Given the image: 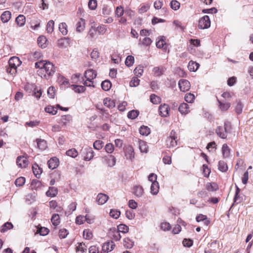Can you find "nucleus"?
I'll return each instance as SVG.
<instances>
[{"label": "nucleus", "instance_id": "1", "mask_svg": "<svg viewBox=\"0 0 253 253\" xmlns=\"http://www.w3.org/2000/svg\"><path fill=\"white\" fill-rule=\"evenodd\" d=\"M21 63L18 57L16 56L11 57L8 61L9 67L7 68V72L11 75L15 74L17 72V67L19 66Z\"/></svg>", "mask_w": 253, "mask_h": 253}, {"label": "nucleus", "instance_id": "2", "mask_svg": "<svg viewBox=\"0 0 253 253\" xmlns=\"http://www.w3.org/2000/svg\"><path fill=\"white\" fill-rule=\"evenodd\" d=\"M45 64H46V66L41 75V77L47 79V77L51 76L54 74L56 69L51 62L49 61L48 63H45Z\"/></svg>", "mask_w": 253, "mask_h": 253}, {"label": "nucleus", "instance_id": "3", "mask_svg": "<svg viewBox=\"0 0 253 253\" xmlns=\"http://www.w3.org/2000/svg\"><path fill=\"white\" fill-rule=\"evenodd\" d=\"M166 145L169 148L173 147L177 145L176 133L174 130L170 131L169 136L166 140Z\"/></svg>", "mask_w": 253, "mask_h": 253}, {"label": "nucleus", "instance_id": "4", "mask_svg": "<svg viewBox=\"0 0 253 253\" xmlns=\"http://www.w3.org/2000/svg\"><path fill=\"white\" fill-rule=\"evenodd\" d=\"M211 26V21L208 16L205 15L199 21L198 27L201 29H208Z\"/></svg>", "mask_w": 253, "mask_h": 253}, {"label": "nucleus", "instance_id": "5", "mask_svg": "<svg viewBox=\"0 0 253 253\" xmlns=\"http://www.w3.org/2000/svg\"><path fill=\"white\" fill-rule=\"evenodd\" d=\"M178 85L180 90L183 92L187 91L190 88V83L187 80H180L178 82Z\"/></svg>", "mask_w": 253, "mask_h": 253}, {"label": "nucleus", "instance_id": "6", "mask_svg": "<svg viewBox=\"0 0 253 253\" xmlns=\"http://www.w3.org/2000/svg\"><path fill=\"white\" fill-rule=\"evenodd\" d=\"M159 114L163 117H167L169 115V107L166 104H162L159 108Z\"/></svg>", "mask_w": 253, "mask_h": 253}, {"label": "nucleus", "instance_id": "7", "mask_svg": "<svg viewBox=\"0 0 253 253\" xmlns=\"http://www.w3.org/2000/svg\"><path fill=\"white\" fill-rule=\"evenodd\" d=\"M115 246V243L111 241L104 243L102 245V251L105 253L111 252Z\"/></svg>", "mask_w": 253, "mask_h": 253}, {"label": "nucleus", "instance_id": "8", "mask_svg": "<svg viewBox=\"0 0 253 253\" xmlns=\"http://www.w3.org/2000/svg\"><path fill=\"white\" fill-rule=\"evenodd\" d=\"M16 164L17 166L21 168H24L28 164V161L24 156H19L16 159Z\"/></svg>", "mask_w": 253, "mask_h": 253}, {"label": "nucleus", "instance_id": "9", "mask_svg": "<svg viewBox=\"0 0 253 253\" xmlns=\"http://www.w3.org/2000/svg\"><path fill=\"white\" fill-rule=\"evenodd\" d=\"M83 153L85 154L84 157L85 161H89L94 157V152L91 147H86L83 150Z\"/></svg>", "mask_w": 253, "mask_h": 253}, {"label": "nucleus", "instance_id": "10", "mask_svg": "<svg viewBox=\"0 0 253 253\" xmlns=\"http://www.w3.org/2000/svg\"><path fill=\"white\" fill-rule=\"evenodd\" d=\"M97 76V72L93 69H89L86 70L84 73V77L87 81H91L94 79Z\"/></svg>", "mask_w": 253, "mask_h": 253}, {"label": "nucleus", "instance_id": "11", "mask_svg": "<svg viewBox=\"0 0 253 253\" xmlns=\"http://www.w3.org/2000/svg\"><path fill=\"white\" fill-rule=\"evenodd\" d=\"M85 20L83 18H80L77 22L76 25V31L78 33H81L83 32L85 29Z\"/></svg>", "mask_w": 253, "mask_h": 253}, {"label": "nucleus", "instance_id": "12", "mask_svg": "<svg viewBox=\"0 0 253 253\" xmlns=\"http://www.w3.org/2000/svg\"><path fill=\"white\" fill-rule=\"evenodd\" d=\"M125 156L127 159L132 160L134 157V149L131 146H128L125 150Z\"/></svg>", "mask_w": 253, "mask_h": 253}, {"label": "nucleus", "instance_id": "13", "mask_svg": "<svg viewBox=\"0 0 253 253\" xmlns=\"http://www.w3.org/2000/svg\"><path fill=\"white\" fill-rule=\"evenodd\" d=\"M216 134L222 139H225L227 136V132L222 126H217L215 129Z\"/></svg>", "mask_w": 253, "mask_h": 253}, {"label": "nucleus", "instance_id": "14", "mask_svg": "<svg viewBox=\"0 0 253 253\" xmlns=\"http://www.w3.org/2000/svg\"><path fill=\"white\" fill-rule=\"evenodd\" d=\"M48 61L46 60H41L39 62L35 63V67L36 68H39L38 72L39 74H42L44 71L45 67L46 66L45 63H48Z\"/></svg>", "mask_w": 253, "mask_h": 253}, {"label": "nucleus", "instance_id": "15", "mask_svg": "<svg viewBox=\"0 0 253 253\" xmlns=\"http://www.w3.org/2000/svg\"><path fill=\"white\" fill-rule=\"evenodd\" d=\"M108 196L104 194L99 193L96 197V202L98 205H103L108 200Z\"/></svg>", "mask_w": 253, "mask_h": 253}, {"label": "nucleus", "instance_id": "16", "mask_svg": "<svg viewBox=\"0 0 253 253\" xmlns=\"http://www.w3.org/2000/svg\"><path fill=\"white\" fill-rule=\"evenodd\" d=\"M133 194L137 197H141L144 193L143 187L140 185L135 186L133 188Z\"/></svg>", "mask_w": 253, "mask_h": 253}, {"label": "nucleus", "instance_id": "17", "mask_svg": "<svg viewBox=\"0 0 253 253\" xmlns=\"http://www.w3.org/2000/svg\"><path fill=\"white\" fill-rule=\"evenodd\" d=\"M58 160L57 158L54 157L51 158L48 161V168L50 169H53L57 167L58 166Z\"/></svg>", "mask_w": 253, "mask_h": 253}, {"label": "nucleus", "instance_id": "18", "mask_svg": "<svg viewBox=\"0 0 253 253\" xmlns=\"http://www.w3.org/2000/svg\"><path fill=\"white\" fill-rule=\"evenodd\" d=\"M178 109L182 114H187L190 112L189 106L185 103L181 104Z\"/></svg>", "mask_w": 253, "mask_h": 253}, {"label": "nucleus", "instance_id": "19", "mask_svg": "<svg viewBox=\"0 0 253 253\" xmlns=\"http://www.w3.org/2000/svg\"><path fill=\"white\" fill-rule=\"evenodd\" d=\"M243 104L241 100H237L235 106V111L237 115H240L242 113L243 108Z\"/></svg>", "mask_w": 253, "mask_h": 253}, {"label": "nucleus", "instance_id": "20", "mask_svg": "<svg viewBox=\"0 0 253 253\" xmlns=\"http://www.w3.org/2000/svg\"><path fill=\"white\" fill-rule=\"evenodd\" d=\"M38 148L41 150H44L47 147L46 141L44 139H37L36 140Z\"/></svg>", "mask_w": 253, "mask_h": 253}, {"label": "nucleus", "instance_id": "21", "mask_svg": "<svg viewBox=\"0 0 253 253\" xmlns=\"http://www.w3.org/2000/svg\"><path fill=\"white\" fill-rule=\"evenodd\" d=\"M33 171L35 175L37 178H40L41 173H42V169L39 167L37 164H34L32 167Z\"/></svg>", "mask_w": 253, "mask_h": 253}, {"label": "nucleus", "instance_id": "22", "mask_svg": "<svg viewBox=\"0 0 253 253\" xmlns=\"http://www.w3.org/2000/svg\"><path fill=\"white\" fill-rule=\"evenodd\" d=\"M42 182L38 180H33L31 182V189L32 190H38L42 188Z\"/></svg>", "mask_w": 253, "mask_h": 253}, {"label": "nucleus", "instance_id": "23", "mask_svg": "<svg viewBox=\"0 0 253 253\" xmlns=\"http://www.w3.org/2000/svg\"><path fill=\"white\" fill-rule=\"evenodd\" d=\"M151 193L153 195H157L159 191V184L158 182L152 183L150 188Z\"/></svg>", "mask_w": 253, "mask_h": 253}, {"label": "nucleus", "instance_id": "24", "mask_svg": "<svg viewBox=\"0 0 253 253\" xmlns=\"http://www.w3.org/2000/svg\"><path fill=\"white\" fill-rule=\"evenodd\" d=\"M222 153L223 158L229 157L230 153V149L226 144H224L222 147Z\"/></svg>", "mask_w": 253, "mask_h": 253}, {"label": "nucleus", "instance_id": "25", "mask_svg": "<svg viewBox=\"0 0 253 253\" xmlns=\"http://www.w3.org/2000/svg\"><path fill=\"white\" fill-rule=\"evenodd\" d=\"M196 221L198 222L200 221H203L204 224L206 225H208L210 223V221L208 219L207 216L202 214L198 215L196 216Z\"/></svg>", "mask_w": 253, "mask_h": 253}, {"label": "nucleus", "instance_id": "26", "mask_svg": "<svg viewBox=\"0 0 253 253\" xmlns=\"http://www.w3.org/2000/svg\"><path fill=\"white\" fill-rule=\"evenodd\" d=\"M199 67V64L193 61H190L189 62L188 68L190 71L195 72Z\"/></svg>", "mask_w": 253, "mask_h": 253}, {"label": "nucleus", "instance_id": "27", "mask_svg": "<svg viewBox=\"0 0 253 253\" xmlns=\"http://www.w3.org/2000/svg\"><path fill=\"white\" fill-rule=\"evenodd\" d=\"M104 105L109 108H112L115 106V103L114 100L109 98H106L103 100Z\"/></svg>", "mask_w": 253, "mask_h": 253}, {"label": "nucleus", "instance_id": "28", "mask_svg": "<svg viewBox=\"0 0 253 253\" xmlns=\"http://www.w3.org/2000/svg\"><path fill=\"white\" fill-rule=\"evenodd\" d=\"M15 21L19 26L22 27L25 24L26 18L23 15H19L16 17Z\"/></svg>", "mask_w": 253, "mask_h": 253}, {"label": "nucleus", "instance_id": "29", "mask_svg": "<svg viewBox=\"0 0 253 253\" xmlns=\"http://www.w3.org/2000/svg\"><path fill=\"white\" fill-rule=\"evenodd\" d=\"M0 18L3 23H6L11 18V13L8 11H5L2 13Z\"/></svg>", "mask_w": 253, "mask_h": 253}, {"label": "nucleus", "instance_id": "30", "mask_svg": "<svg viewBox=\"0 0 253 253\" xmlns=\"http://www.w3.org/2000/svg\"><path fill=\"white\" fill-rule=\"evenodd\" d=\"M219 107L222 111H227L230 107L231 104L229 102H223V101L218 100Z\"/></svg>", "mask_w": 253, "mask_h": 253}, {"label": "nucleus", "instance_id": "31", "mask_svg": "<svg viewBox=\"0 0 253 253\" xmlns=\"http://www.w3.org/2000/svg\"><path fill=\"white\" fill-rule=\"evenodd\" d=\"M57 193V188L54 187H51L49 188V190L46 192V194L47 196L53 197L56 196Z\"/></svg>", "mask_w": 253, "mask_h": 253}, {"label": "nucleus", "instance_id": "32", "mask_svg": "<svg viewBox=\"0 0 253 253\" xmlns=\"http://www.w3.org/2000/svg\"><path fill=\"white\" fill-rule=\"evenodd\" d=\"M46 41L47 40L46 38L42 36H40L37 40L38 45L42 48H45L46 47Z\"/></svg>", "mask_w": 253, "mask_h": 253}, {"label": "nucleus", "instance_id": "33", "mask_svg": "<svg viewBox=\"0 0 253 253\" xmlns=\"http://www.w3.org/2000/svg\"><path fill=\"white\" fill-rule=\"evenodd\" d=\"M59 30L63 35H66L68 33L67 25L66 23L65 22H62L59 24Z\"/></svg>", "mask_w": 253, "mask_h": 253}, {"label": "nucleus", "instance_id": "34", "mask_svg": "<svg viewBox=\"0 0 253 253\" xmlns=\"http://www.w3.org/2000/svg\"><path fill=\"white\" fill-rule=\"evenodd\" d=\"M206 189L209 191H215L218 188L215 183H208L206 185Z\"/></svg>", "mask_w": 253, "mask_h": 253}, {"label": "nucleus", "instance_id": "35", "mask_svg": "<svg viewBox=\"0 0 253 253\" xmlns=\"http://www.w3.org/2000/svg\"><path fill=\"white\" fill-rule=\"evenodd\" d=\"M86 251V246L84 243H79L76 246V252L78 253H84Z\"/></svg>", "mask_w": 253, "mask_h": 253}, {"label": "nucleus", "instance_id": "36", "mask_svg": "<svg viewBox=\"0 0 253 253\" xmlns=\"http://www.w3.org/2000/svg\"><path fill=\"white\" fill-rule=\"evenodd\" d=\"M140 150L142 153H147L148 151V146L146 142L143 140L139 141Z\"/></svg>", "mask_w": 253, "mask_h": 253}, {"label": "nucleus", "instance_id": "37", "mask_svg": "<svg viewBox=\"0 0 253 253\" xmlns=\"http://www.w3.org/2000/svg\"><path fill=\"white\" fill-rule=\"evenodd\" d=\"M153 72L155 76H160L164 72V68L163 67H155L153 68Z\"/></svg>", "mask_w": 253, "mask_h": 253}, {"label": "nucleus", "instance_id": "38", "mask_svg": "<svg viewBox=\"0 0 253 253\" xmlns=\"http://www.w3.org/2000/svg\"><path fill=\"white\" fill-rule=\"evenodd\" d=\"M13 227L12 224L11 222H7L4 223L0 228V232L4 233L6 232L9 229H12Z\"/></svg>", "mask_w": 253, "mask_h": 253}, {"label": "nucleus", "instance_id": "39", "mask_svg": "<svg viewBox=\"0 0 253 253\" xmlns=\"http://www.w3.org/2000/svg\"><path fill=\"white\" fill-rule=\"evenodd\" d=\"M112 86L111 83L108 80L103 81L101 83L102 88L105 91L109 90Z\"/></svg>", "mask_w": 253, "mask_h": 253}, {"label": "nucleus", "instance_id": "40", "mask_svg": "<svg viewBox=\"0 0 253 253\" xmlns=\"http://www.w3.org/2000/svg\"><path fill=\"white\" fill-rule=\"evenodd\" d=\"M139 132L141 135H148L150 133V128L147 126H141L139 128Z\"/></svg>", "mask_w": 253, "mask_h": 253}, {"label": "nucleus", "instance_id": "41", "mask_svg": "<svg viewBox=\"0 0 253 253\" xmlns=\"http://www.w3.org/2000/svg\"><path fill=\"white\" fill-rule=\"evenodd\" d=\"M51 221L53 225L57 226L59 225L60 222V219L59 215L56 213L53 214L51 218Z\"/></svg>", "mask_w": 253, "mask_h": 253}, {"label": "nucleus", "instance_id": "42", "mask_svg": "<svg viewBox=\"0 0 253 253\" xmlns=\"http://www.w3.org/2000/svg\"><path fill=\"white\" fill-rule=\"evenodd\" d=\"M228 169L226 163L223 161H219L218 162V169L222 172H225Z\"/></svg>", "mask_w": 253, "mask_h": 253}, {"label": "nucleus", "instance_id": "43", "mask_svg": "<svg viewBox=\"0 0 253 253\" xmlns=\"http://www.w3.org/2000/svg\"><path fill=\"white\" fill-rule=\"evenodd\" d=\"M72 86L73 87V89L77 93H82L85 90V87L83 85L73 84Z\"/></svg>", "mask_w": 253, "mask_h": 253}, {"label": "nucleus", "instance_id": "44", "mask_svg": "<svg viewBox=\"0 0 253 253\" xmlns=\"http://www.w3.org/2000/svg\"><path fill=\"white\" fill-rule=\"evenodd\" d=\"M124 245L128 249H131L134 245L133 242L129 238H125L124 239Z\"/></svg>", "mask_w": 253, "mask_h": 253}, {"label": "nucleus", "instance_id": "45", "mask_svg": "<svg viewBox=\"0 0 253 253\" xmlns=\"http://www.w3.org/2000/svg\"><path fill=\"white\" fill-rule=\"evenodd\" d=\"M111 232L113 234L111 236L113 240L115 241H119L121 239V236L120 235V233L118 231L114 229L113 230H111Z\"/></svg>", "mask_w": 253, "mask_h": 253}, {"label": "nucleus", "instance_id": "46", "mask_svg": "<svg viewBox=\"0 0 253 253\" xmlns=\"http://www.w3.org/2000/svg\"><path fill=\"white\" fill-rule=\"evenodd\" d=\"M66 155L72 158H76L78 155V152L75 148H72L66 151Z\"/></svg>", "mask_w": 253, "mask_h": 253}, {"label": "nucleus", "instance_id": "47", "mask_svg": "<svg viewBox=\"0 0 253 253\" xmlns=\"http://www.w3.org/2000/svg\"><path fill=\"white\" fill-rule=\"evenodd\" d=\"M46 113L51 114L52 115H55L57 113V108L52 106H48L44 109Z\"/></svg>", "mask_w": 253, "mask_h": 253}, {"label": "nucleus", "instance_id": "48", "mask_svg": "<svg viewBox=\"0 0 253 253\" xmlns=\"http://www.w3.org/2000/svg\"><path fill=\"white\" fill-rule=\"evenodd\" d=\"M83 237L86 240H90L92 237V233L90 230L87 229L83 231Z\"/></svg>", "mask_w": 253, "mask_h": 253}, {"label": "nucleus", "instance_id": "49", "mask_svg": "<svg viewBox=\"0 0 253 253\" xmlns=\"http://www.w3.org/2000/svg\"><path fill=\"white\" fill-rule=\"evenodd\" d=\"M111 12V8L107 5H103L102 9V14L104 17H107L110 14Z\"/></svg>", "mask_w": 253, "mask_h": 253}, {"label": "nucleus", "instance_id": "50", "mask_svg": "<svg viewBox=\"0 0 253 253\" xmlns=\"http://www.w3.org/2000/svg\"><path fill=\"white\" fill-rule=\"evenodd\" d=\"M95 30L96 32L100 35H104L107 31V26L105 25H101L96 27Z\"/></svg>", "mask_w": 253, "mask_h": 253}, {"label": "nucleus", "instance_id": "51", "mask_svg": "<svg viewBox=\"0 0 253 253\" xmlns=\"http://www.w3.org/2000/svg\"><path fill=\"white\" fill-rule=\"evenodd\" d=\"M128 230L129 228L127 226L124 224H121L118 226V229L117 230L120 233H126L128 231Z\"/></svg>", "mask_w": 253, "mask_h": 253}, {"label": "nucleus", "instance_id": "52", "mask_svg": "<svg viewBox=\"0 0 253 253\" xmlns=\"http://www.w3.org/2000/svg\"><path fill=\"white\" fill-rule=\"evenodd\" d=\"M54 22L51 20L49 21L46 25V30L47 33H52L54 31Z\"/></svg>", "mask_w": 253, "mask_h": 253}, {"label": "nucleus", "instance_id": "53", "mask_svg": "<svg viewBox=\"0 0 253 253\" xmlns=\"http://www.w3.org/2000/svg\"><path fill=\"white\" fill-rule=\"evenodd\" d=\"M139 113V112L137 110H131L128 112L127 114V117L130 119H134L138 116Z\"/></svg>", "mask_w": 253, "mask_h": 253}, {"label": "nucleus", "instance_id": "54", "mask_svg": "<svg viewBox=\"0 0 253 253\" xmlns=\"http://www.w3.org/2000/svg\"><path fill=\"white\" fill-rule=\"evenodd\" d=\"M184 99L187 102L191 103L195 99V95L191 93H187L185 96Z\"/></svg>", "mask_w": 253, "mask_h": 253}, {"label": "nucleus", "instance_id": "55", "mask_svg": "<svg viewBox=\"0 0 253 253\" xmlns=\"http://www.w3.org/2000/svg\"><path fill=\"white\" fill-rule=\"evenodd\" d=\"M134 60V57L132 56L128 55L126 58L125 64L127 67H130L133 64Z\"/></svg>", "mask_w": 253, "mask_h": 253}, {"label": "nucleus", "instance_id": "56", "mask_svg": "<svg viewBox=\"0 0 253 253\" xmlns=\"http://www.w3.org/2000/svg\"><path fill=\"white\" fill-rule=\"evenodd\" d=\"M103 142L100 140H97L93 143V147L95 149L99 150L102 148L103 146Z\"/></svg>", "mask_w": 253, "mask_h": 253}, {"label": "nucleus", "instance_id": "57", "mask_svg": "<svg viewBox=\"0 0 253 253\" xmlns=\"http://www.w3.org/2000/svg\"><path fill=\"white\" fill-rule=\"evenodd\" d=\"M120 214H121V212L119 211H118V210H114V209H112V210H111L110 211V215L115 218V219H117L119 217V216H120Z\"/></svg>", "mask_w": 253, "mask_h": 253}, {"label": "nucleus", "instance_id": "58", "mask_svg": "<svg viewBox=\"0 0 253 253\" xmlns=\"http://www.w3.org/2000/svg\"><path fill=\"white\" fill-rule=\"evenodd\" d=\"M49 231L48 228L43 227L38 229L37 233H39L42 236H45L48 234Z\"/></svg>", "mask_w": 253, "mask_h": 253}, {"label": "nucleus", "instance_id": "59", "mask_svg": "<svg viewBox=\"0 0 253 253\" xmlns=\"http://www.w3.org/2000/svg\"><path fill=\"white\" fill-rule=\"evenodd\" d=\"M90 57L93 60H97L99 57V52L97 48L93 49L90 53Z\"/></svg>", "mask_w": 253, "mask_h": 253}, {"label": "nucleus", "instance_id": "60", "mask_svg": "<svg viewBox=\"0 0 253 253\" xmlns=\"http://www.w3.org/2000/svg\"><path fill=\"white\" fill-rule=\"evenodd\" d=\"M25 182V178L24 177H20L17 178L15 181V184L17 186H22Z\"/></svg>", "mask_w": 253, "mask_h": 253}, {"label": "nucleus", "instance_id": "61", "mask_svg": "<svg viewBox=\"0 0 253 253\" xmlns=\"http://www.w3.org/2000/svg\"><path fill=\"white\" fill-rule=\"evenodd\" d=\"M161 98L160 97L155 95L152 94L150 96V100L153 104H157L161 102Z\"/></svg>", "mask_w": 253, "mask_h": 253}, {"label": "nucleus", "instance_id": "62", "mask_svg": "<svg viewBox=\"0 0 253 253\" xmlns=\"http://www.w3.org/2000/svg\"><path fill=\"white\" fill-rule=\"evenodd\" d=\"M134 74L138 77H140L143 73V67L139 65L134 70Z\"/></svg>", "mask_w": 253, "mask_h": 253}, {"label": "nucleus", "instance_id": "63", "mask_svg": "<svg viewBox=\"0 0 253 253\" xmlns=\"http://www.w3.org/2000/svg\"><path fill=\"white\" fill-rule=\"evenodd\" d=\"M140 80L137 77H133L129 83V85L131 87H136L139 84Z\"/></svg>", "mask_w": 253, "mask_h": 253}, {"label": "nucleus", "instance_id": "64", "mask_svg": "<svg viewBox=\"0 0 253 253\" xmlns=\"http://www.w3.org/2000/svg\"><path fill=\"white\" fill-rule=\"evenodd\" d=\"M164 37H161V39L156 42V46L158 48H161L166 44Z\"/></svg>", "mask_w": 253, "mask_h": 253}]
</instances>
